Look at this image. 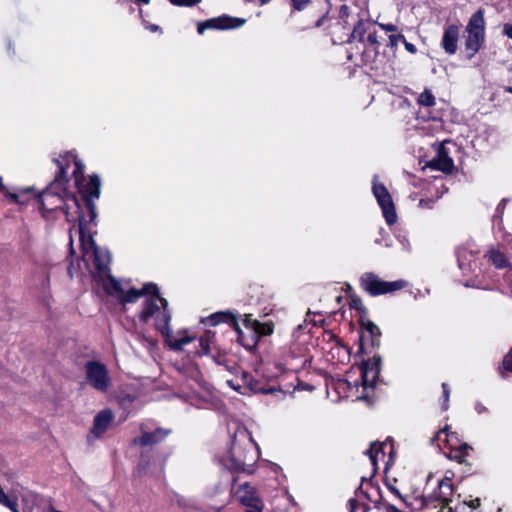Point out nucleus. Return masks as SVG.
<instances>
[{"instance_id": "1", "label": "nucleus", "mask_w": 512, "mask_h": 512, "mask_svg": "<svg viewBox=\"0 0 512 512\" xmlns=\"http://www.w3.org/2000/svg\"><path fill=\"white\" fill-rule=\"evenodd\" d=\"M91 226L82 223L81 228H78L82 261L97 286L101 287L107 296L125 307L128 302V291L125 290L122 280L112 276L111 254L107 249L96 245Z\"/></svg>"}, {"instance_id": "2", "label": "nucleus", "mask_w": 512, "mask_h": 512, "mask_svg": "<svg viewBox=\"0 0 512 512\" xmlns=\"http://www.w3.org/2000/svg\"><path fill=\"white\" fill-rule=\"evenodd\" d=\"M144 298L143 309L139 313V320L147 323L154 320L155 328L164 336L166 342L173 350H181L185 345L193 341L194 337L186 332L173 334L170 328L171 312L168 301L163 298L156 284L145 283L141 288L130 287V303Z\"/></svg>"}, {"instance_id": "3", "label": "nucleus", "mask_w": 512, "mask_h": 512, "mask_svg": "<svg viewBox=\"0 0 512 512\" xmlns=\"http://www.w3.org/2000/svg\"><path fill=\"white\" fill-rule=\"evenodd\" d=\"M59 165V172L54 182L44 190L40 197V205L43 211H57L61 210L68 222H78V228L81 224L87 225L86 216L83 213L79 199L73 195L65 192L66 167L57 160Z\"/></svg>"}, {"instance_id": "4", "label": "nucleus", "mask_w": 512, "mask_h": 512, "mask_svg": "<svg viewBox=\"0 0 512 512\" xmlns=\"http://www.w3.org/2000/svg\"><path fill=\"white\" fill-rule=\"evenodd\" d=\"M73 162L75 166L73 170L75 185L82 196V200L89 216L87 222L89 225L95 226L97 213L92 200L94 198H98L100 195V179L97 175H92L89 179H86L84 177L83 163L75 157H73Z\"/></svg>"}, {"instance_id": "5", "label": "nucleus", "mask_w": 512, "mask_h": 512, "mask_svg": "<svg viewBox=\"0 0 512 512\" xmlns=\"http://www.w3.org/2000/svg\"><path fill=\"white\" fill-rule=\"evenodd\" d=\"M361 288L371 296H378L401 290L407 286L405 280L384 281L372 272H365L360 279Z\"/></svg>"}, {"instance_id": "6", "label": "nucleus", "mask_w": 512, "mask_h": 512, "mask_svg": "<svg viewBox=\"0 0 512 512\" xmlns=\"http://www.w3.org/2000/svg\"><path fill=\"white\" fill-rule=\"evenodd\" d=\"M86 383L94 390L107 393L112 387V379L107 366L96 360L84 364Z\"/></svg>"}, {"instance_id": "7", "label": "nucleus", "mask_w": 512, "mask_h": 512, "mask_svg": "<svg viewBox=\"0 0 512 512\" xmlns=\"http://www.w3.org/2000/svg\"><path fill=\"white\" fill-rule=\"evenodd\" d=\"M243 325L246 331H243L237 324H235V330L238 334V341L247 349L255 347L260 336L272 333V327L269 324L260 323L250 315H245Z\"/></svg>"}, {"instance_id": "8", "label": "nucleus", "mask_w": 512, "mask_h": 512, "mask_svg": "<svg viewBox=\"0 0 512 512\" xmlns=\"http://www.w3.org/2000/svg\"><path fill=\"white\" fill-rule=\"evenodd\" d=\"M466 50L469 57L474 56L481 48L485 38V21L482 10L476 11L466 26Z\"/></svg>"}, {"instance_id": "9", "label": "nucleus", "mask_w": 512, "mask_h": 512, "mask_svg": "<svg viewBox=\"0 0 512 512\" xmlns=\"http://www.w3.org/2000/svg\"><path fill=\"white\" fill-rule=\"evenodd\" d=\"M372 191L380 206L385 221L388 225H393L397 221V213L392 197L388 189L381 183L378 182V176L373 177Z\"/></svg>"}, {"instance_id": "10", "label": "nucleus", "mask_w": 512, "mask_h": 512, "mask_svg": "<svg viewBox=\"0 0 512 512\" xmlns=\"http://www.w3.org/2000/svg\"><path fill=\"white\" fill-rule=\"evenodd\" d=\"M140 435L133 438V445L140 447H151L162 440L169 434V429L154 427L151 421L139 424Z\"/></svg>"}, {"instance_id": "11", "label": "nucleus", "mask_w": 512, "mask_h": 512, "mask_svg": "<svg viewBox=\"0 0 512 512\" xmlns=\"http://www.w3.org/2000/svg\"><path fill=\"white\" fill-rule=\"evenodd\" d=\"M433 442L440 448L442 444L447 445L451 449V457L459 463L464 461V458L469 455V451L471 450V447L467 443L460 444V446L457 447V435L453 432L449 433L447 427L438 431Z\"/></svg>"}, {"instance_id": "12", "label": "nucleus", "mask_w": 512, "mask_h": 512, "mask_svg": "<svg viewBox=\"0 0 512 512\" xmlns=\"http://www.w3.org/2000/svg\"><path fill=\"white\" fill-rule=\"evenodd\" d=\"M235 498L246 507V512H262L264 504L257 490L248 483L240 484L233 489Z\"/></svg>"}, {"instance_id": "13", "label": "nucleus", "mask_w": 512, "mask_h": 512, "mask_svg": "<svg viewBox=\"0 0 512 512\" xmlns=\"http://www.w3.org/2000/svg\"><path fill=\"white\" fill-rule=\"evenodd\" d=\"M259 458V453L256 448H251L249 451L242 454L240 449L234 445L231 449V460L233 462V468L238 471L252 473L253 465Z\"/></svg>"}, {"instance_id": "14", "label": "nucleus", "mask_w": 512, "mask_h": 512, "mask_svg": "<svg viewBox=\"0 0 512 512\" xmlns=\"http://www.w3.org/2000/svg\"><path fill=\"white\" fill-rule=\"evenodd\" d=\"M380 373V358L373 357L361 366V378L364 391L373 389Z\"/></svg>"}, {"instance_id": "15", "label": "nucleus", "mask_w": 512, "mask_h": 512, "mask_svg": "<svg viewBox=\"0 0 512 512\" xmlns=\"http://www.w3.org/2000/svg\"><path fill=\"white\" fill-rule=\"evenodd\" d=\"M245 19L231 17L228 15H223L217 18L209 19L204 23L198 25V33L202 34L207 28H215V29H234L241 27L245 23Z\"/></svg>"}, {"instance_id": "16", "label": "nucleus", "mask_w": 512, "mask_h": 512, "mask_svg": "<svg viewBox=\"0 0 512 512\" xmlns=\"http://www.w3.org/2000/svg\"><path fill=\"white\" fill-rule=\"evenodd\" d=\"M114 419V415L110 409L100 411L94 418L93 427L88 435V441L100 438L109 428Z\"/></svg>"}, {"instance_id": "17", "label": "nucleus", "mask_w": 512, "mask_h": 512, "mask_svg": "<svg viewBox=\"0 0 512 512\" xmlns=\"http://www.w3.org/2000/svg\"><path fill=\"white\" fill-rule=\"evenodd\" d=\"M282 361L283 367L290 371H298L303 368L306 363L300 346L290 347L289 350L284 353Z\"/></svg>"}, {"instance_id": "18", "label": "nucleus", "mask_w": 512, "mask_h": 512, "mask_svg": "<svg viewBox=\"0 0 512 512\" xmlns=\"http://www.w3.org/2000/svg\"><path fill=\"white\" fill-rule=\"evenodd\" d=\"M429 166L443 172H450L453 169V160L449 157L444 143L437 145L436 156L430 160Z\"/></svg>"}, {"instance_id": "19", "label": "nucleus", "mask_w": 512, "mask_h": 512, "mask_svg": "<svg viewBox=\"0 0 512 512\" xmlns=\"http://www.w3.org/2000/svg\"><path fill=\"white\" fill-rule=\"evenodd\" d=\"M459 38V27L456 25H449L445 28L442 47L446 53L452 55L457 51V43Z\"/></svg>"}, {"instance_id": "20", "label": "nucleus", "mask_w": 512, "mask_h": 512, "mask_svg": "<svg viewBox=\"0 0 512 512\" xmlns=\"http://www.w3.org/2000/svg\"><path fill=\"white\" fill-rule=\"evenodd\" d=\"M33 280L35 286L41 291H46L50 287V269L48 266H37L33 270Z\"/></svg>"}, {"instance_id": "21", "label": "nucleus", "mask_w": 512, "mask_h": 512, "mask_svg": "<svg viewBox=\"0 0 512 512\" xmlns=\"http://www.w3.org/2000/svg\"><path fill=\"white\" fill-rule=\"evenodd\" d=\"M458 266L463 273H468L472 270V265L475 262V255L467 248H459L457 250Z\"/></svg>"}, {"instance_id": "22", "label": "nucleus", "mask_w": 512, "mask_h": 512, "mask_svg": "<svg viewBox=\"0 0 512 512\" xmlns=\"http://www.w3.org/2000/svg\"><path fill=\"white\" fill-rule=\"evenodd\" d=\"M488 260L499 269L505 268L508 266L509 261L507 257L500 252L499 250H496L494 248L490 249L487 253Z\"/></svg>"}, {"instance_id": "23", "label": "nucleus", "mask_w": 512, "mask_h": 512, "mask_svg": "<svg viewBox=\"0 0 512 512\" xmlns=\"http://www.w3.org/2000/svg\"><path fill=\"white\" fill-rule=\"evenodd\" d=\"M452 494V484L450 482H446V480L438 481V491L435 492V497L444 502L448 503L450 501V496Z\"/></svg>"}, {"instance_id": "24", "label": "nucleus", "mask_w": 512, "mask_h": 512, "mask_svg": "<svg viewBox=\"0 0 512 512\" xmlns=\"http://www.w3.org/2000/svg\"><path fill=\"white\" fill-rule=\"evenodd\" d=\"M386 446L385 443H373L370 447V449L367 451V454L369 455L370 462L374 469H376L377 462L379 458L384 457V447Z\"/></svg>"}, {"instance_id": "25", "label": "nucleus", "mask_w": 512, "mask_h": 512, "mask_svg": "<svg viewBox=\"0 0 512 512\" xmlns=\"http://www.w3.org/2000/svg\"><path fill=\"white\" fill-rule=\"evenodd\" d=\"M214 341V333L212 331H206L199 339L200 351L199 355H207L211 350V344Z\"/></svg>"}, {"instance_id": "26", "label": "nucleus", "mask_w": 512, "mask_h": 512, "mask_svg": "<svg viewBox=\"0 0 512 512\" xmlns=\"http://www.w3.org/2000/svg\"><path fill=\"white\" fill-rule=\"evenodd\" d=\"M369 32L368 24L364 21H359L357 25H355L351 37L354 40H358L360 42H365V35Z\"/></svg>"}, {"instance_id": "27", "label": "nucleus", "mask_w": 512, "mask_h": 512, "mask_svg": "<svg viewBox=\"0 0 512 512\" xmlns=\"http://www.w3.org/2000/svg\"><path fill=\"white\" fill-rule=\"evenodd\" d=\"M417 103L424 107L435 105V96L429 89H425L417 98Z\"/></svg>"}, {"instance_id": "28", "label": "nucleus", "mask_w": 512, "mask_h": 512, "mask_svg": "<svg viewBox=\"0 0 512 512\" xmlns=\"http://www.w3.org/2000/svg\"><path fill=\"white\" fill-rule=\"evenodd\" d=\"M230 317L225 314V313H215V314H212L211 316L208 317L207 321L209 322V324L211 325H217L221 322H225L229 319Z\"/></svg>"}, {"instance_id": "29", "label": "nucleus", "mask_w": 512, "mask_h": 512, "mask_svg": "<svg viewBox=\"0 0 512 512\" xmlns=\"http://www.w3.org/2000/svg\"><path fill=\"white\" fill-rule=\"evenodd\" d=\"M362 326L371 336L376 337L380 335L379 327L370 320L363 321Z\"/></svg>"}, {"instance_id": "30", "label": "nucleus", "mask_w": 512, "mask_h": 512, "mask_svg": "<svg viewBox=\"0 0 512 512\" xmlns=\"http://www.w3.org/2000/svg\"><path fill=\"white\" fill-rule=\"evenodd\" d=\"M249 386H250V389L256 393L267 394V393H276L277 392L278 394H280L283 397L286 395V393L283 391H280V390L278 391L275 388L264 389V388L258 387L256 383L254 384L252 382L249 383Z\"/></svg>"}, {"instance_id": "31", "label": "nucleus", "mask_w": 512, "mask_h": 512, "mask_svg": "<svg viewBox=\"0 0 512 512\" xmlns=\"http://www.w3.org/2000/svg\"><path fill=\"white\" fill-rule=\"evenodd\" d=\"M400 42H405V36L401 33H396V34H391L389 36V43H388V46L391 48V49H396L398 44Z\"/></svg>"}, {"instance_id": "32", "label": "nucleus", "mask_w": 512, "mask_h": 512, "mask_svg": "<svg viewBox=\"0 0 512 512\" xmlns=\"http://www.w3.org/2000/svg\"><path fill=\"white\" fill-rule=\"evenodd\" d=\"M443 388V410H447L449 406L450 388L446 383L442 384Z\"/></svg>"}, {"instance_id": "33", "label": "nucleus", "mask_w": 512, "mask_h": 512, "mask_svg": "<svg viewBox=\"0 0 512 512\" xmlns=\"http://www.w3.org/2000/svg\"><path fill=\"white\" fill-rule=\"evenodd\" d=\"M365 41H367L370 45L374 46L375 50L379 48V41L376 32H368L367 37L365 38Z\"/></svg>"}, {"instance_id": "34", "label": "nucleus", "mask_w": 512, "mask_h": 512, "mask_svg": "<svg viewBox=\"0 0 512 512\" xmlns=\"http://www.w3.org/2000/svg\"><path fill=\"white\" fill-rule=\"evenodd\" d=\"M173 5L177 6H194L201 0H169Z\"/></svg>"}, {"instance_id": "35", "label": "nucleus", "mask_w": 512, "mask_h": 512, "mask_svg": "<svg viewBox=\"0 0 512 512\" xmlns=\"http://www.w3.org/2000/svg\"><path fill=\"white\" fill-rule=\"evenodd\" d=\"M382 30L386 31V32H392L393 34H396L395 32L398 31V27L394 24H391V23H380V22H377L376 23Z\"/></svg>"}, {"instance_id": "36", "label": "nucleus", "mask_w": 512, "mask_h": 512, "mask_svg": "<svg viewBox=\"0 0 512 512\" xmlns=\"http://www.w3.org/2000/svg\"><path fill=\"white\" fill-rule=\"evenodd\" d=\"M0 192L5 194L7 197H9L11 200L18 202V195L15 193H10L7 191L5 185L2 182V178L0 177Z\"/></svg>"}, {"instance_id": "37", "label": "nucleus", "mask_w": 512, "mask_h": 512, "mask_svg": "<svg viewBox=\"0 0 512 512\" xmlns=\"http://www.w3.org/2000/svg\"><path fill=\"white\" fill-rule=\"evenodd\" d=\"M503 368L512 372V349L503 359Z\"/></svg>"}, {"instance_id": "38", "label": "nucleus", "mask_w": 512, "mask_h": 512, "mask_svg": "<svg viewBox=\"0 0 512 512\" xmlns=\"http://www.w3.org/2000/svg\"><path fill=\"white\" fill-rule=\"evenodd\" d=\"M503 368L512 372V349L503 359Z\"/></svg>"}, {"instance_id": "39", "label": "nucleus", "mask_w": 512, "mask_h": 512, "mask_svg": "<svg viewBox=\"0 0 512 512\" xmlns=\"http://www.w3.org/2000/svg\"><path fill=\"white\" fill-rule=\"evenodd\" d=\"M311 0H292L293 7L296 10H302L305 8Z\"/></svg>"}, {"instance_id": "40", "label": "nucleus", "mask_w": 512, "mask_h": 512, "mask_svg": "<svg viewBox=\"0 0 512 512\" xmlns=\"http://www.w3.org/2000/svg\"><path fill=\"white\" fill-rule=\"evenodd\" d=\"M349 506L350 512H357V509H360L362 510V512H365V508L362 507L361 504L354 499L349 500Z\"/></svg>"}, {"instance_id": "41", "label": "nucleus", "mask_w": 512, "mask_h": 512, "mask_svg": "<svg viewBox=\"0 0 512 512\" xmlns=\"http://www.w3.org/2000/svg\"><path fill=\"white\" fill-rule=\"evenodd\" d=\"M397 239L400 241V243L402 244L404 249H409L410 244H409V240H408L406 234L399 233L397 235Z\"/></svg>"}, {"instance_id": "42", "label": "nucleus", "mask_w": 512, "mask_h": 512, "mask_svg": "<svg viewBox=\"0 0 512 512\" xmlns=\"http://www.w3.org/2000/svg\"><path fill=\"white\" fill-rule=\"evenodd\" d=\"M388 488L394 496L398 497L405 505H407L406 498L402 496V494L399 492L397 488H395L394 486H388Z\"/></svg>"}, {"instance_id": "43", "label": "nucleus", "mask_w": 512, "mask_h": 512, "mask_svg": "<svg viewBox=\"0 0 512 512\" xmlns=\"http://www.w3.org/2000/svg\"><path fill=\"white\" fill-rule=\"evenodd\" d=\"M433 204H434V201L431 200V199H421L419 201V206L422 207V208H432L433 207Z\"/></svg>"}, {"instance_id": "44", "label": "nucleus", "mask_w": 512, "mask_h": 512, "mask_svg": "<svg viewBox=\"0 0 512 512\" xmlns=\"http://www.w3.org/2000/svg\"><path fill=\"white\" fill-rule=\"evenodd\" d=\"M503 34L512 39V24L506 23L503 25Z\"/></svg>"}, {"instance_id": "45", "label": "nucleus", "mask_w": 512, "mask_h": 512, "mask_svg": "<svg viewBox=\"0 0 512 512\" xmlns=\"http://www.w3.org/2000/svg\"><path fill=\"white\" fill-rule=\"evenodd\" d=\"M475 410L478 414H483V413H487L488 412V409L486 406H484L481 402H476L475 403Z\"/></svg>"}, {"instance_id": "46", "label": "nucleus", "mask_w": 512, "mask_h": 512, "mask_svg": "<svg viewBox=\"0 0 512 512\" xmlns=\"http://www.w3.org/2000/svg\"><path fill=\"white\" fill-rule=\"evenodd\" d=\"M403 44H404V46H405V49H406L408 52H410V53H412V54L416 53L417 49H416V47H415V45H414V44H412V43L408 42L406 39H405V42H403Z\"/></svg>"}, {"instance_id": "47", "label": "nucleus", "mask_w": 512, "mask_h": 512, "mask_svg": "<svg viewBox=\"0 0 512 512\" xmlns=\"http://www.w3.org/2000/svg\"><path fill=\"white\" fill-rule=\"evenodd\" d=\"M453 475H454L453 472L447 471L446 474H445V477L442 480H446V482H450L451 483Z\"/></svg>"}, {"instance_id": "48", "label": "nucleus", "mask_w": 512, "mask_h": 512, "mask_svg": "<svg viewBox=\"0 0 512 512\" xmlns=\"http://www.w3.org/2000/svg\"><path fill=\"white\" fill-rule=\"evenodd\" d=\"M505 205H506V199H502L501 202L498 204L497 211L502 212Z\"/></svg>"}, {"instance_id": "49", "label": "nucleus", "mask_w": 512, "mask_h": 512, "mask_svg": "<svg viewBox=\"0 0 512 512\" xmlns=\"http://www.w3.org/2000/svg\"><path fill=\"white\" fill-rule=\"evenodd\" d=\"M470 507L472 508H476L480 505V499L476 498L475 500H472L471 503L469 504Z\"/></svg>"}, {"instance_id": "50", "label": "nucleus", "mask_w": 512, "mask_h": 512, "mask_svg": "<svg viewBox=\"0 0 512 512\" xmlns=\"http://www.w3.org/2000/svg\"><path fill=\"white\" fill-rule=\"evenodd\" d=\"M147 28L150 29L152 32H155L159 29V27L157 25H150Z\"/></svg>"}, {"instance_id": "51", "label": "nucleus", "mask_w": 512, "mask_h": 512, "mask_svg": "<svg viewBox=\"0 0 512 512\" xmlns=\"http://www.w3.org/2000/svg\"><path fill=\"white\" fill-rule=\"evenodd\" d=\"M139 4H145L148 5L150 0H136Z\"/></svg>"}, {"instance_id": "52", "label": "nucleus", "mask_w": 512, "mask_h": 512, "mask_svg": "<svg viewBox=\"0 0 512 512\" xmlns=\"http://www.w3.org/2000/svg\"><path fill=\"white\" fill-rule=\"evenodd\" d=\"M137 470H138V473L141 474L142 470H145V467L142 464H140L138 466Z\"/></svg>"}, {"instance_id": "53", "label": "nucleus", "mask_w": 512, "mask_h": 512, "mask_svg": "<svg viewBox=\"0 0 512 512\" xmlns=\"http://www.w3.org/2000/svg\"><path fill=\"white\" fill-rule=\"evenodd\" d=\"M261 4H267L270 0H259Z\"/></svg>"}, {"instance_id": "54", "label": "nucleus", "mask_w": 512, "mask_h": 512, "mask_svg": "<svg viewBox=\"0 0 512 512\" xmlns=\"http://www.w3.org/2000/svg\"><path fill=\"white\" fill-rule=\"evenodd\" d=\"M361 398L367 399V398H369V394L366 393V394L362 395Z\"/></svg>"}, {"instance_id": "55", "label": "nucleus", "mask_w": 512, "mask_h": 512, "mask_svg": "<svg viewBox=\"0 0 512 512\" xmlns=\"http://www.w3.org/2000/svg\"><path fill=\"white\" fill-rule=\"evenodd\" d=\"M149 344H150L151 346H155V342H154V341H152V340H151V341H149Z\"/></svg>"}, {"instance_id": "56", "label": "nucleus", "mask_w": 512, "mask_h": 512, "mask_svg": "<svg viewBox=\"0 0 512 512\" xmlns=\"http://www.w3.org/2000/svg\"><path fill=\"white\" fill-rule=\"evenodd\" d=\"M431 478H432V474H429L428 475V482L431 480Z\"/></svg>"}, {"instance_id": "57", "label": "nucleus", "mask_w": 512, "mask_h": 512, "mask_svg": "<svg viewBox=\"0 0 512 512\" xmlns=\"http://www.w3.org/2000/svg\"><path fill=\"white\" fill-rule=\"evenodd\" d=\"M509 91L512 92V88H510Z\"/></svg>"}]
</instances>
